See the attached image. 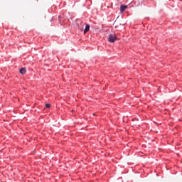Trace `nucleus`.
<instances>
[{"label":"nucleus","instance_id":"f03ea898","mask_svg":"<svg viewBox=\"0 0 182 182\" xmlns=\"http://www.w3.org/2000/svg\"><path fill=\"white\" fill-rule=\"evenodd\" d=\"M126 9H127V6L124 5V4L120 6V11L121 12H124V11H126Z\"/></svg>","mask_w":182,"mask_h":182},{"label":"nucleus","instance_id":"39448f33","mask_svg":"<svg viewBox=\"0 0 182 182\" xmlns=\"http://www.w3.org/2000/svg\"><path fill=\"white\" fill-rule=\"evenodd\" d=\"M46 107L47 109H50V104H46Z\"/></svg>","mask_w":182,"mask_h":182},{"label":"nucleus","instance_id":"f257e3e1","mask_svg":"<svg viewBox=\"0 0 182 182\" xmlns=\"http://www.w3.org/2000/svg\"><path fill=\"white\" fill-rule=\"evenodd\" d=\"M117 39V37H116V34H109L108 35V41L111 42V43H114Z\"/></svg>","mask_w":182,"mask_h":182},{"label":"nucleus","instance_id":"20e7f679","mask_svg":"<svg viewBox=\"0 0 182 182\" xmlns=\"http://www.w3.org/2000/svg\"><path fill=\"white\" fill-rule=\"evenodd\" d=\"M20 73H21V75H25V73H26V68H22L20 70Z\"/></svg>","mask_w":182,"mask_h":182},{"label":"nucleus","instance_id":"7ed1b4c3","mask_svg":"<svg viewBox=\"0 0 182 182\" xmlns=\"http://www.w3.org/2000/svg\"><path fill=\"white\" fill-rule=\"evenodd\" d=\"M90 29V25L87 24L85 26V28L84 30V33H86L87 32H89V30Z\"/></svg>","mask_w":182,"mask_h":182}]
</instances>
